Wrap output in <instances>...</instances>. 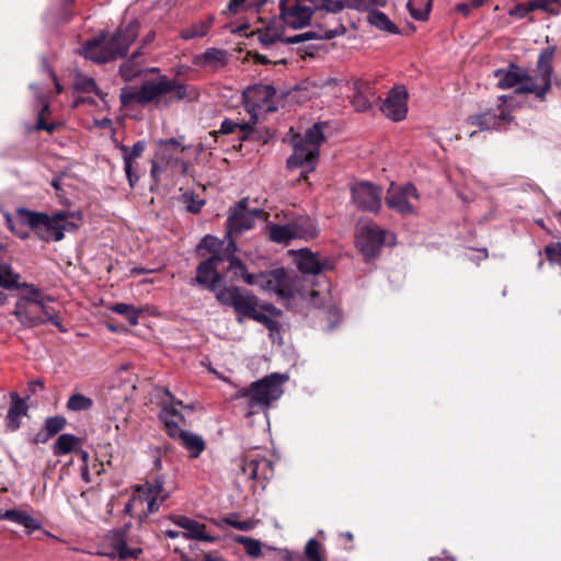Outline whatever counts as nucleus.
<instances>
[{
  "label": "nucleus",
  "mask_w": 561,
  "mask_h": 561,
  "mask_svg": "<svg viewBox=\"0 0 561 561\" xmlns=\"http://www.w3.org/2000/svg\"><path fill=\"white\" fill-rule=\"evenodd\" d=\"M196 98L195 89L179 80L170 79L165 75L145 80L138 90L125 88L121 92V100L124 105L137 103L159 106Z\"/></svg>",
  "instance_id": "1"
},
{
  "label": "nucleus",
  "mask_w": 561,
  "mask_h": 561,
  "mask_svg": "<svg viewBox=\"0 0 561 561\" xmlns=\"http://www.w3.org/2000/svg\"><path fill=\"white\" fill-rule=\"evenodd\" d=\"M22 286L26 293L19 297L12 311V314L20 324L24 328H33L46 322H51L60 331H64L58 314L50 306L53 299L44 295L42 290L33 284L23 283Z\"/></svg>",
  "instance_id": "2"
},
{
  "label": "nucleus",
  "mask_w": 561,
  "mask_h": 561,
  "mask_svg": "<svg viewBox=\"0 0 561 561\" xmlns=\"http://www.w3.org/2000/svg\"><path fill=\"white\" fill-rule=\"evenodd\" d=\"M139 22L133 21L114 34H100L82 47V55L99 64L123 57L139 34Z\"/></svg>",
  "instance_id": "3"
},
{
  "label": "nucleus",
  "mask_w": 561,
  "mask_h": 561,
  "mask_svg": "<svg viewBox=\"0 0 561 561\" xmlns=\"http://www.w3.org/2000/svg\"><path fill=\"white\" fill-rule=\"evenodd\" d=\"M288 135L294 152L287 159V168L290 170L300 168V179L307 180L308 174L313 172L318 164L319 149L324 141L323 125L314 124L307 129L304 137L295 134L293 129L289 130Z\"/></svg>",
  "instance_id": "4"
},
{
  "label": "nucleus",
  "mask_w": 561,
  "mask_h": 561,
  "mask_svg": "<svg viewBox=\"0 0 561 561\" xmlns=\"http://www.w3.org/2000/svg\"><path fill=\"white\" fill-rule=\"evenodd\" d=\"M286 379V376L271 374L252 382L249 387L241 388L234 397L244 400V405L249 410L248 415H252L270 408L274 401H277L283 396V385Z\"/></svg>",
  "instance_id": "5"
},
{
  "label": "nucleus",
  "mask_w": 561,
  "mask_h": 561,
  "mask_svg": "<svg viewBox=\"0 0 561 561\" xmlns=\"http://www.w3.org/2000/svg\"><path fill=\"white\" fill-rule=\"evenodd\" d=\"M70 216L66 211H57L51 216L28 209H19L18 211V220L27 225L45 241H60L65 231L75 230L77 225L69 221Z\"/></svg>",
  "instance_id": "6"
},
{
  "label": "nucleus",
  "mask_w": 561,
  "mask_h": 561,
  "mask_svg": "<svg viewBox=\"0 0 561 561\" xmlns=\"http://www.w3.org/2000/svg\"><path fill=\"white\" fill-rule=\"evenodd\" d=\"M554 56V48H545L541 50L535 76H529L525 71V78L520 80L516 93H531L538 99L543 100L546 94L551 89L552 77V59Z\"/></svg>",
  "instance_id": "7"
},
{
  "label": "nucleus",
  "mask_w": 561,
  "mask_h": 561,
  "mask_svg": "<svg viewBox=\"0 0 561 561\" xmlns=\"http://www.w3.org/2000/svg\"><path fill=\"white\" fill-rule=\"evenodd\" d=\"M554 56V48H545L541 50L535 76H529L525 71V78L520 80L516 93H531L538 99L543 100L546 94L551 89L552 77V59Z\"/></svg>",
  "instance_id": "8"
},
{
  "label": "nucleus",
  "mask_w": 561,
  "mask_h": 561,
  "mask_svg": "<svg viewBox=\"0 0 561 561\" xmlns=\"http://www.w3.org/2000/svg\"><path fill=\"white\" fill-rule=\"evenodd\" d=\"M104 556L121 560L138 559L142 553L141 541L126 530L112 531L104 539Z\"/></svg>",
  "instance_id": "9"
},
{
  "label": "nucleus",
  "mask_w": 561,
  "mask_h": 561,
  "mask_svg": "<svg viewBox=\"0 0 561 561\" xmlns=\"http://www.w3.org/2000/svg\"><path fill=\"white\" fill-rule=\"evenodd\" d=\"M394 243V234L375 224L362 226L356 236V244L367 259L375 257L383 245Z\"/></svg>",
  "instance_id": "10"
},
{
  "label": "nucleus",
  "mask_w": 561,
  "mask_h": 561,
  "mask_svg": "<svg viewBox=\"0 0 561 561\" xmlns=\"http://www.w3.org/2000/svg\"><path fill=\"white\" fill-rule=\"evenodd\" d=\"M162 484L158 481L145 482L139 485L127 504V510H137L140 515L148 516L159 510V504L165 500Z\"/></svg>",
  "instance_id": "11"
},
{
  "label": "nucleus",
  "mask_w": 561,
  "mask_h": 561,
  "mask_svg": "<svg viewBox=\"0 0 561 561\" xmlns=\"http://www.w3.org/2000/svg\"><path fill=\"white\" fill-rule=\"evenodd\" d=\"M256 280L255 285L282 298H293L298 291L299 278L283 268L259 273Z\"/></svg>",
  "instance_id": "12"
},
{
  "label": "nucleus",
  "mask_w": 561,
  "mask_h": 561,
  "mask_svg": "<svg viewBox=\"0 0 561 561\" xmlns=\"http://www.w3.org/2000/svg\"><path fill=\"white\" fill-rule=\"evenodd\" d=\"M276 91L268 84H254L243 92V101L247 111L251 115V123L255 124L260 112H274Z\"/></svg>",
  "instance_id": "13"
},
{
  "label": "nucleus",
  "mask_w": 561,
  "mask_h": 561,
  "mask_svg": "<svg viewBox=\"0 0 561 561\" xmlns=\"http://www.w3.org/2000/svg\"><path fill=\"white\" fill-rule=\"evenodd\" d=\"M248 198L238 202L231 209L227 219V236L232 240L233 237L254 227L255 219L261 217V209H248Z\"/></svg>",
  "instance_id": "14"
},
{
  "label": "nucleus",
  "mask_w": 561,
  "mask_h": 561,
  "mask_svg": "<svg viewBox=\"0 0 561 561\" xmlns=\"http://www.w3.org/2000/svg\"><path fill=\"white\" fill-rule=\"evenodd\" d=\"M279 9L284 24L295 30L307 26L313 14L305 0H280Z\"/></svg>",
  "instance_id": "15"
},
{
  "label": "nucleus",
  "mask_w": 561,
  "mask_h": 561,
  "mask_svg": "<svg viewBox=\"0 0 561 561\" xmlns=\"http://www.w3.org/2000/svg\"><path fill=\"white\" fill-rule=\"evenodd\" d=\"M417 199L419 193L414 185L396 186L391 184L386 196V204L401 215H410L414 213L412 201Z\"/></svg>",
  "instance_id": "16"
},
{
  "label": "nucleus",
  "mask_w": 561,
  "mask_h": 561,
  "mask_svg": "<svg viewBox=\"0 0 561 561\" xmlns=\"http://www.w3.org/2000/svg\"><path fill=\"white\" fill-rule=\"evenodd\" d=\"M352 196L354 203L364 210L377 213L381 208V188L369 182L355 184Z\"/></svg>",
  "instance_id": "17"
},
{
  "label": "nucleus",
  "mask_w": 561,
  "mask_h": 561,
  "mask_svg": "<svg viewBox=\"0 0 561 561\" xmlns=\"http://www.w3.org/2000/svg\"><path fill=\"white\" fill-rule=\"evenodd\" d=\"M165 394L171 399L170 404H164L161 408L160 419L164 424V428L171 438H176L178 434L174 432H183L181 425L186 423L185 417L176 410V407L184 408L182 401L175 400L169 390H165Z\"/></svg>",
  "instance_id": "18"
},
{
  "label": "nucleus",
  "mask_w": 561,
  "mask_h": 561,
  "mask_svg": "<svg viewBox=\"0 0 561 561\" xmlns=\"http://www.w3.org/2000/svg\"><path fill=\"white\" fill-rule=\"evenodd\" d=\"M408 93L403 88L392 89L385 100L381 112L386 117L399 122L405 118L408 113Z\"/></svg>",
  "instance_id": "19"
},
{
  "label": "nucleus",
  "mask_w": 561,
  "mask_h": 561,
  "mask_svg": "<svg viewBox=\"0 0 561 561\" xmlns=\"http://www.w3.org/2000/svg\"><path fill=\"white\" fill-rule=\"evenodd\" d=\"M225 260L224 255L209 256L203 261L196 270V282L199 285L207 286L211 291L220 283L221 276L217 271L218 263Z\"/></svg>",
  "instance_id": "20"
},
{
  "label": "nucleus",
  "mask_w": 561,
  "mask_h": 561,
  "mask_svg": "<svg viewBox=\"0 0 561 561\" xmlns=\"http://www.w3.org/2000/svg\"><path fill=\"white\" fill-rule=\"evenodd\" d=\"M117 148L121 150L124 160V171L128 180L129 186L134 187L139 176L135 173L136 161L140 158L146 149L145 141H137L131 147L123 144L118 145Z\"/></svg>",
  "instance_id": "21"
},
{
  "label": "nucleus",
  "mask_w": 561,
  "mask_h": 561,
  "mask_svg": "<svg viewBox=\"0 0 561 561\" xmlns=\"http://www.w3.org/2000/svg\"><path fill=\"white\" fill-rule=\"evenodd\" d=\"M234 311L240 316L238 321L241 322V317L252 318L259 309H266L272 314H278L279 311L272 305H260L259 299L248 291H239L233 306Z\"/></svg>",
  "instance_id": "22"
},
{
  "label": "nucleus",
  "mask_w": 561,
  "mask_h": 561,
  "mask_svg": "<svg viewBox=\"0 0 561 561\" xmlns=\"http://www.w3.org/2000/svg\"><path fill=\"white\" fill-rule=\"evenodd\" d=\"M346 83L354 92L351 103L355 111L367 112L371 107L374 100V93L371 92L368 83L362 80H353Z\"/></svg>",
  "instance_id": "23"
},
{
  "label": "nucleus",
  "mask_w": 561,
  "mask_h": 561,
  "mask_svg": "<svg viewBox=\"0 0 561 561\" xmlns=\"http://www.w3.org/2000/svg\"><path fill=\"white\" fill-rule=\"evenodd\" d=\"M236 250L237 247L234 241L230 240L229 244L227 245V251L229 252L227 257L229 261V270L236 277L241 278L248 285H255L257 283V274H251L248 272L245 264L233 255Z\"/></svg>",
  "instance_id": "24"
},
{
  "label": "nucleus",
  "mask_w": 561,
  "mask_h": 561,
  "mask_svg": "<svg viewBox=\"0 0 561 561\" xmlns=\"http://www.w3.org/2000/svg\"><path fill=\"white\" fill-rule=\"evenodd\" d=\"M296 264L300 272L313 275L321 273L325 267V262L309 249H300L296 252Z\"/></svg>",
  "instance_id": "25"
},
{
  "label": "nucleus",
  "mask_w": 561,
  "mask_h": 561,
  "mask_svg": "<svg viewBox=\"0 0 561 561\" xmlns=\"http://www.w3.org/2000/svg\"><path fill=\"white\" fill-rule=\"evenodd\" d=\"M11 404L7 413V427L15 431L21 425V419L27 414L28 407L24 399H21L16 392H11Z\"/></svg>",
  "instance_id": "26"
},
{
  "label": "nucleus",
  "mask_w": 561,
  "mask_h": 561,
  "mask_svg": "<svg viewBox=\"0 0 561 561\" xmlns=\"http://www.w3.org/2000/svg\"><path fill=\"white\" fill-rule=\"evenodd\" d=\"M174 523L186 530V533L183 534L185 538L208 542L215 540L213 536L206 534V526L204 524H201L185 516L178 517L174 519Z\"/></svg>",
  "instance_id": "27"
},
{
  "label": "nucleus",
  "mask_w": 561,
  "mask_h": 561,
  "mask_svg": "<svg viewBox=\"0 0 561 561\" xmlns=\"http://www.w3.org/2000/svg\"><path fill=\"white\" fill-rule=\"evenodd\" d=\"M175 430L173 428V432ZM178 434L175 440H179L181 445L188 451L191 458H197L205 450L206 443L204 438L195 433L183 431L175 432Z\"/></svg>",
  "instance_id": "28"
},
{
  "label": "nucleus",
  "mask_w": 561,
  "mask_h": 561,
  "mask_svg": "<svg viewBox=\"0 0 561 561\" xmlns=\"http://www.w3.org/2000/svg\"><path fill=\"white\" fill-rule=\"evenodd\" d=\"M494 76L499 79L497 85L501 89H511L519 85L520 80L525 78V70L511 64L505 69H497Z\"/></svg>",
  "instance_id": "29"
},
{
  "label": "nucleus",
  "mask_w": 561,
  "mask_h": 561,
  "mask_svg": "<svg viewBox=\"0 0 561 561\" xmlns=\"http://www.w3.org/2000/svg\"><path fill=\"white\" fill-rule=\"evenodd\" d=\"M343 31H344V27L342 25H339L334 30L320 28L318 31H309V32H305V33L288 37L285 39V42L288 44H297V43H302V42L310 41V39H331L340 34H342Z\"/></svg>",
  "instance_id": "30"
},
{
  "label": "nucleus",
  "mask_w": 561,
  "mask_h": 561,
  "mask_svg": "<svg viewBox=\"0 0 561 561\" xmlns=\"http://www.w3.org/2000/svg\"><path fill=\"white\" fill-rule=\"evenodd\" d=\"M242 471L249 474L252 480H266L268 473L272 472V465L265 458L251 459L243 463Z\"/></svg>",
  "instance_id": "31"
},
{
  "label": "nucleus",
  "mask_w": 561,
  "mask_h": 561,
  "mask_svg": "<svg viewBox=\"0 0 561 561\" xmlns=\"http://www.w3.org/2000/svg\"><path fill=\"white\" fill-rule=\"evenodd\" d=\"M227 62L226 51L217 48H208L203 54L194 57V65L199 67L219 68Z\"/></svg>",
  "instance_id": "32"
},
{
  "label": "nucleus",
  "mask_w": 561,
  "mask_h": 561,
  "mask_svg": "<svg viewBox=\"0 0 561 561\" xmlns=\"http://www.w3.org/2000/svg\"><path fill=\"white\" fill-rule=\"evenodd\" d=\"M3 519L21 525L31 531L39 529L41 527V524L35 518L22 510H7L4 513L0 514V520Z\"/></svg>",
  "instance_id": "33"
},
{
  "label": "nucleus",
  "mask_w": 561,
  "mask_h": 561,
  "mask_svg": "<svg viewBox=\"0 0 561 561\" xmlns=\"http://www.w3.org/2000/svg\"><path fill=\"white\" fill-rule=\"evenodd\" d=\"M82 445L81 438L73 434H61L58 436L53 445V453L55 456H64L75 453Z\"/></svg>",
  "instance_id": "34"
},
{
  "label": "nucleus",
  "mask_w": 561,
  "mask_h": 561,
  "mask_svg": "<svg viewBox=\"0 0 561 561\" xmlns=\"http://www.w3.org/2000/svg\"><path fill=\"white\" fill-rule=\"evenodd\" d=\"M294 230L297 239L310 240L319 234L317 222L309 217H299L293 220Z\"/></svg>",
  "instance_id": "35"
},
{
  "label": "nucleus",
  "mask_w": 561,
  "mask_h": 561,
  "mask_svg": "<svg viewBox=\"0 0 561 561\" xmlns=\"http://www.w3.org/2000/svg\"><path fill=\"white\" fill-rule=\"evenodd\" d=\"M215 18L209 15L206 20L198 21L180 32V37L184 41H190L197 37H204L213 26Z\"/></svg>",
  "instance_id": "36"
},
{
  "label": "nucleus",
  "mask_w": 561,
  "mask_h": 561,
  "mask_svg": "<svg viewBox=\"0 0 561 561\" xmlns=\"http://www.w3.org/2000/svg\"><path fill=\"white\" fill-rule=\"evenodd\" d=\"M182 137L179 139L170 138L164 140H159V151L157 153V158L164 160L169 163L173 159V154L178 151H183L185 147L181 144Z\"/></svg>",
  "instance_id": "37"
},
{
  "label": "nucleus",
  "mask_w": 561,
  "mask_h": 561,
  "mask_svg": "<svg viewBox=\"0 0 561 561\" xmlns=\"http://www.w3.org/2000/svg\"><path fill=\"white\" fill-rule=\"evenodd\" d=\"M432 3L433 0H409L407 7L413 19L424 22L428 20Z\"/></svg>",
  "instance_id": "38"
},
{
  "label": "nucleus",
  "mask_w": 561,
  "mask_h": 561,
  "mask_svg": "<svg viewBox=\"0 0 561 561\" xmlns=\"http://www.w3.org/2000/svg\"><path fill=\"white\" fill-rule=\"evenodd\" d=\"M271 240L282 243L296 238L293 221L287 225H273L268 227Z\"/></svg>",
  "instance_id": "39"
},
{
  "label": "nucleus",
  "mask_w": 561,
  "mask_h": 561,
  "mask_svg": "<svg viewBox=\"0 0 561 561\" xmlns=\"http://www.w3.org/2000/svg\"><path fill=\"white\" fill-rule=\"evenodd\" d=\"M368 22L377 28L386 31L390 34L399 33V30L394 23L383 12L378 10L369 12Z\"/></svg>",
  "instance_id": "40"
},
{
  "label": "nucleus",
  "mask_w": 561,
  "mask_h": 561,
  "mask_svg": "<svg viewBox=\"0 0 561 561\" xmlns=\"http://www.w3.org/2000/svg\"><path fill=\"white\" fill-rule=\"evenodd\" d=\"M20 275L9 264H0V287L4 289L23 288Z\"/></svg>",
  "instance_id": "41"
},
{
  "label": "nucleus",
  "mask_w": 561,
  "mask_h": 561,
  "mask_svg": "<svg viewBox=\"0 0 561 561\" xmlns=\"http://www.w3.org/2000/svg\"><path fill=\"white\" fill-rule=\"evenodd\" d=\"M312 8V11L324 10L330 13H337L347 5V0H305Z\"/></svg>",
  "instance_id": "42"
},
{
  "label": "nucleus",
  "mask_w": 561,
  "mask_h": 561,
  "mask_svg": "<svg viewBox=\"0 0 561 561\" xmlns=\"http://www.w3.org/2000/svg\"><path fill=\"white\" fill-rule=\"evenodd\" d=\"M468 124L478 126L480 130L497 128V117L495 113L485 112L483 114L469 117Z\"/></svg>",
  "instance_id": "43"
},
{
  "label": "nucleus",
  "mask_w": 561,
  "mask_h": 561,
  "mask_svg": "<svg viewBox=\"0 0 561 561\" xmlns=\"http://www.w3.org/2000/svg\"><path fill=\"white\" fill-rule=\"evenodd\" d=\"M222 249L224 241L213 236H206L198 244V251L203 252V255L206 253H208L209 256L222 255Z\"/></svg>",
  "instance_id": "44"
},
{
  "label": "nucleus",
  "mask_w": 561,
  "mask_h": 561,
  "mask_svg": "<svg viewBox=\"0 0 561 561\" xmlns=\"http://www.w3.org/2000/svg\"><path fill=\"white\" fill-rule=\"evenodd\" d=\"M92 405V399L82 393H73L72 396L69 397L66 404L67 409L73 412L87 411L91 409Z\"/></svg>",
  "instance_id": "45"
},
{
  "label": "nucleus",
  "mask_w": 561,
  "mask_h": 561,
  "mask_svg": "<svg viewBox=\"0 0 561 561\" xmlns=\"http://www.w3.org/2000/svg\"><path fill=\"white\" fill-rule=\"evenodd\" d=\"M67 421L64 416L56 415L50 416L45 420V431L46 437L42 439V442H46L53 436L57 435L60 431L65 428Z\"/></svg>",
  "instance_id": "46"
},
{
  "label": "nucleus",
  "mask_w": 561,
  "mask_h": 561,
  "mask_svg": "<svg viewBox=\"0 0 561 561\" xmlns=\"http://www.w3.org/2000/svg\"><path fill=\"white\" fill-rule=\"evenodd\" d=\"M234 541L242 545L247 554L252 558H259L262 554V543L257 539L238 536Z\"/></svg>",
  "instance_id": "47"
},
{
  "label": "nucleus",
  "mask_w": 561,
  "mask_h": 561,
  "mask_svg": "<svg viewBox=\"0 0 561 561\" xmlns=\"http://www.w3.org/2000/svg\"><path fill=\"white\" fill-rule=\"evenodd\" d=\"M113 312L123 314L128 320L129 324L136 325L138 323L139 311L129 304H116L110 308Z\"/></svg>",
  "instance_id": "48"
},
{
  "label": "nucleus",
  "mask_w": 561,
  "mask_h": 561,
  "mask_svg": "<svg viewBox=\"0 0 561 561\" xmlns=\"http://www.w3.org/2000/svg\"><path fill=\"white\" fill-rule=\"evenodd\" d=\"M240 289L237 287H221L218 288L216 286V290L214 291L217 300L226 306H234V300L239 294Z\"/></svg>",
  "instance_id": "49"
},
{
  "label": "nucleus",
  "mask_w": 561,
  "mask_h": 561,
  "mask_svg": "<svg viewBox=\"0 0 561 561\" xmlns=\"http://www.w3.org/2000/svg\"><path fill=\"white\" fill-rule=\"evenodd\" d=\"M512 98L510 96H506V95H501L499 98V101L501 102L499 105H497V114L496 117H497V127L502 124V123H510L513 121V116H512V108L507 105V102L508 100H511Z\"/></svg>",
  "instance_id": "50"
},
{
  "label": "nucleus",
  "mask_w": 561,
  "mask_h": 561,
  "mask_svg": "<svg viewBox=\"0 0 561 561\" xmlns=\"http://www.w3.org/2000/svg\"><path fill=\"white\" fill-rule=\"evenodd\" d=\"M533 8L558 15L561 12V0H533Z\"/></svg>",
  "instance_id": "51"
},
{
  "label": "nucleus",
  "mask_w": 561,
  "mask_h": 561,
  "mask_svg": "<svg viewBox=\"0 0 561 561\" xmlns=\"http://www.w3.org/2000/svg\"><path fill=\"white\" fill-rule=\"evenodd\" d=\"M224 522L238 529V530H241V531H249V530H252L254 529L257 524H259V520L257 519H254V518H248V519H244V520H239L237 519L236 517L233 516H230V517H226L224 519Z\"/></svg>",
  "instance_id": "52"
},
{
  "label": "nucleus",
  "mask_w": 561,
  "mask_h": 561,
  "mask_svg": "<svg viewBox=\"0 0 561 561\" xmlns=\"http://www.w3.org/2000/svg\"><path fill=\"white\" fill-rule=\"evenodd\" d=\"M267 311L266 309H259L255 314L251 318L252 320L262 323L270 331H278V322L271 318L268 314L264 313Z\"/></svg>",
  "instance_id": "53"
},
{
  "label": "nucleus",
  "mask_w": 561,
  "mask_h": 561,
  "mask_svg": "<svg viewBox=\"0 0 561 561\" xmlns=\"http://www.w3.org/2000/svg\"><path fill=\"white\" fill-rule=\"evenodd\" d=\"M49 115V105L45 103L43 105L42 111L38 114L37 124H36V130H46L48 133H53L56 128V124H47L45 122L46 117Z\"/></svg>",
  "instance_id": "54"
},
{
  "label": "nucleus",
  "mask_w": 561,
  "mask_h": 561,
  "mask_svg": "<svg viewBox=\"0 0 561 561\" xmlns=\"http://www.w3.org/2000/svg\"><path fill=\"white\" fill-rule=\"evenodd\" d=\"M320 550L321 546L319 541L316 539H310L306 545L305 553L310 561H322Z\"/></svg>",
  "instance_id": "55"
},
{
  "label": "nucleus",
  "mask_w": 561,
  "mask_h": 561,
  "mask_svg": "<svg viewBox=\"0 0 561 561\" xmlns=\"http://www.w3.org/2000/svg\"><path fill=\"white\" fill-rule=\"evenodd\" d=\"M485 0H469L468 2L458 3L456 9L465 16H469L472 10L482 7Z\"/></svg>",
  "instance_id": "56"
},
{
  "label": "nucleus",
  "mask_w": 561,
  "mask_h": 561,
  "mask_svg": "<svg viewBox=\"0 0 561 561\" xmlns=\"http://www.w3.org/2000/svg\"><path fill=\"white\" fill-rule=\"evenodd\" d=\"M251 125H253L251 122L245 123V124H238L230 119H226L221 123L220 131L222 134H231V133L236 131V129H238V128L240 130H248L251 128Z\"/></svg>",
  "instance_id": "57"
},
{
  "label": "nucleus",
  "mask_w": 561,
  "mask_h": 561,
  "mask_svg": "<svg viewBox=\"0 0 561 561\" xmlns=\"http://www.w3.org/2000/svg\"><path fill=\"white\" fill-rule=\"evenodd\" d=\"M531 11H535V8H533V1L515 5L508 11V14L517 19H523Z\"/></svg>",
  "instance_id": "58"
},
{
  "label": "nucleus",
  "mask_w": 561,
  "mask_h": 561,
  "mask_svg": "<svg viewBox=\"0 0 561 561\" xmlns=\"http://www.w3.org/2000/svg\"><path fill=\"white\" fill-rule=\"evenodd\" d=\"M121 75L126 81H130L140 73L139 67H134L133 62L126 61L121 66Z\"/></svg>",
  "instance_id": "59"
},
{
  "label": "nucleus",
  "mask_w": 561,
  "mask_h": 561,
  "mask_svg": "<svg viewBox=\"0 0 561 561\" xmlns=\"http://www.w3.org/2000/svg\"><path fill=\"white\" fill-rule=\"evenodd\" d=\"M76 89H78L80 91H92L98 95L101 94L95 81L92 78H88V77L79 79L76 82Z\"/></svg>",
  "instance_id": "60"
},
{
  "label": "nucleus",
  "mask_w": 561,
  "mask_h": 561,
  "mask_svg": "<svg viewBox=\"0 0 561 561\" xmlns=\"http://www.w3.org/2000/svg\"><path fill=\"white\" fill-rule=\"evenodd\" d=\"M548 259L552 262H561V243H554L545 249Z\"/></svg>",
  "instance_id": "61"
},
{
  "label": "nucleus",
  "mask_w": 561,
  "mask_h": 561,
  "mask_svg": "<svg viewBox=\"0 0 561 561\" xmlns=\"http://www.w3.org/2000/svg\"><path fill=\"white\" fill-rule=\"evenodd\" d=\"M250 7L251 5L248 4V0H230L227 9L230 13L236 14L248 10Z\"/></svg>",
  "instance_id": "62"
},
{
  "label": "nucleus",
  "mask_w": 561,
  "mask_h": 561,
  "mask_svg": "<svg viewBox=\"0 0 561 561\" xmlns=\"http://www.w3.org/2000/svg\"><path fill=\"white\" fill-rule=\"evenodd\" d=\"M259 38L264 45H271V44H274L279 38V35L276 32L266 30V31L260 33Z\"/></svg>",
  "instance_id": "63"
},
{
  "label": "nucleus",
  "mask_w": 561,
  "mask_h": 561,
  "mask_svg": "<svg viewBox=\"0 0 561 561\" xmlns=\"http://www.w3.org/2000/svg\"><path fill=\"white\" fill-rule=\"evenodd\" d=\"M44 388V383L41 380H34L28 383V390L31 393H36L37 390H42Z\"/></svg>",
  "instance_id": "64"
}]
</instances>
